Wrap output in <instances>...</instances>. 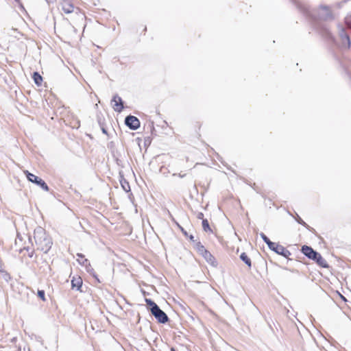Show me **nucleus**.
Segmentation results:
<instances>
[{
    "label": "nucleus",
    "instance_id": "obj_20",
    "mask_svg": "<svg viewBox=\"0 0 351 351\" xmlns=\"http://www.w3.org/2000/svg\"><path fill=\"white\" fill-rule=\"evenodd\" d=\"M341 36L343 37L347 41H348V46H350V41L348 36L344 34V32H342Z\"/></svg>",
    "mask_w": 351,
    "mask_h": 351
},
{
    "label": "nucleus",
    "instance_id": "obj_8",
    "mask_svg": "<svg viewBox=\"0 0 351 351\" xmlns=\"http://www.w3.org/2000/svg\"><path fill=\"white\" fill-rule=\"evenodd\" d=\"M62 9L65 13L70 14L74 11V6L71 3L70 0H63Z\"/></svg>",
    "mask_w": 351,
    "mask_h": 351
},
{
    "label": "nucleus",
    "instance_id": "obj_13",
    "mask_svg": "<svg viewBox=\"0 0 351 351\" xmlns=\"http://www.w3.org/2000/svg\"><path fill=\"white\" fill-rule=\"evenodd\" d=\"M33 79H34V81L36 84H37L38 86L41 85L43 78L40 76V75L38 74V73H37V72L34 73Z\"/></svg>",
    "mask_w": 351,
    "mask_h": 351
},
{
    "label": "nucleus",
    "instance_id": "obj_4",
    "mask_svg": "<svg viewBox=\"0 0 351 351\" xmlns=\"http://www.w3.org/2000/svg\"><path fill=\"white\" fill-rule=\"evenodd\" d=\"M24 173L26 175V177L29 182L35 183L45 191H49L48 186L41 178H38L33 173H29L28 171H24Z\"/></svg>",
    "mask_w": 351,
    "mask_h": 351
},
{
    "label": "nucleus",
    "instance_id": "obj_21",
    "mask_svg": "<svg viewBox=\"0 0 351 351\" xmlns=\"http://www.w3.org/2000/svg\"><path fill=\"white\" fill-rule=\"evenodd\" d=\"M197 217L199 219H204V214L202 213H198L197 215Z\"/></svg>",
    "mask_w": 351,
    "mask_h": 351
},
{
    "label": "nucleus",
    "instance_id": "obj_14",
    "mask_svg": "<svg viewBox=\"0 0 351 351\" xmlns=\"http://www.w3.org/2000/svg\"><path fill=\"white\" fill-rule=\"evenodd\" d=\"M240 258L249 267H251V260L250 258L247 256L245 253H242L240 255Z\"/></svg>",
    "mask_w": 351,
    "mask_h": 351
},
{
    "label": "nucleus",
    "instance_id": "obj_18",
    "mask_svg": "<svg viewBox=\"0 0 351 351\" xmlns=\"http://www.w3.org/2000/svg\"><path fill=\"white\" fill-rule=\"evenodd\" d=\"M38 297L43 300V301H45V291H43V290H39L38 291Z\"/></svg>",
    "mask_w": 351,
    "mask_h": 351
},
{
    "label": "nucleus",
    "instance_id": "obj_1",
    "mask_svg": "<svg viewBox=\"0 0 351 351\" xmlns=\"http://www.w3.org/2000/svg\"><path fill=\"white\" fill-rule=\"evenodd\" d=\"M34 238L37 249L47 253L51 247V239L47 234L45 230L41 227H37L34 230Z\"/></svg>",
    "mask_w": 351,
    "mask_h": 351
},
{
    "label": "nucleus",
    "instance_id": "obj_15",
    "mask_svg": "<svg viewBox=\"0 0 351 351\" xmlns=\"http://www.w3.org/2000/svg\"><path fill=\"white\" fill-rule=\"evenodd\" d=\"M260 236L263 239V240L267 243L268 247H272L274 245V242H271L264 233L261 232L260 234Z\"/></svg>",
    "mask_w": 351,
    "mask_h": 351
},
{
    "label": "nucleus",
    "instance_id": "obj_25",
    "mask_svg": "<svg viewBox=\"0 0 351 351\" xmlns=\"http://www.w3.org/2000/svg\"><path fill=\"white\" fill-rule=\"evenodd\" d=\"M190 239L193 240V236L191 235Z\"/></svg>",
    "mask_w": 351,
    "mask_h": 351
},
{
    "label": "nucleus",
    "instance_id": "obj_16",
    "mask_svg": "<svg viewBox=\"0 0 351 351\" xmlns=\"http://www.w3.org/2000/svg\"><path fill=\"white\" fill-rule=\"evenodd\" d=\"M202 227L204 231H211V229L209 226L208 221L207 219H203L202 220Z\"/></svg>",
    "mask_w": 351,
    "mask_h": 351
},
{
    "label": "nucleus",
    "instance_id": "obj_11",
    "mask_svg": "<svg viewBox=\"0 0 351 351\" xmlns=\"http://www.w3.org/2000/svg\"><path fill=\"white\" fill-rule=\"evenodd\" d=\"M202 256L211 265H213V266L216 265L215 258L208 251L204 252V254L202 255Z\"/></svg>",
    "mask_w": 351,
    "mask_h": 351
},
{
    "label": "nucleus",
    "instance_id": "obj_19",
    "mask_svg": "<svg viewBox=\"0 0 351 351\" xmlns=\"http://www.w3.org/2000/svg\"><path fill=\"white\" fill-rule=\"evenodd\" d=\"M197 250H198L199 253L202 256L204 254V252L207 251L203 245H198Z\"/></svg>",
    "mask_w": 351,
    "mask_h": 351
},
{
    "label": "nucleus",
    "instance_id": "obj_9",
    "mask_svg": "<svg viewBox=\"0 0 351 351\" xmlns=\"http://www.w3.org/2000/svg\"><path fill=\"white\" fill-rule=\"evenodd\" d=\"M78 258L77 259V262L82 266L85 267L88 271H90V264L88 259L85 258L84 255L82 254H77Z\"/></svg>",
    "mask_w": 351,
    "mask_h": 351
},
{
    "label": "nucleus",
    "instance_id": "obj_3",
    "mask_svg": "<svg viewBox=\"0 0 351 351\" xmlns=\"http://www.w3.org/2000/svg\"><path fill=\"white\" fill-rule=\"evenodd\" d=\"M147 304L150 306V310L152 315L160 323H166L168 321V317L166 313L162 311L158 306L150 299L145 300Z\"/></svg>",
    "mask_w": 351,
    "mask_h": 351
},
{
    "label": "nucleus",
    "instance_id": "obj_23",
    "mask_svg": "<svg viewBox=\"0 0 351 351\" xmlns=\"http://www.w3.org/2000/svg\"><path fill=\"white\" fill-rule=\"evenodd\" d=\"M122 186H123V189H124L125 191H128V189H127V188H126V185H123V184H122Z\"/></svg>",
    "mask_w": 351,
    "mask_h": 351
},
{
    "label": "nucleus",
    "instance_id": "obj_10",
    "mask_svg": "<svg viewBox=\"0 0 351 351\" xmlns=\"http://www.w3.org/2000/svg\"><path fill=\"white\" fill-rule=\"evenodd\" d=\"M82 285V280L80 276H74L71 280V287L72 289H76L77 290H80V288Z\"/></svg>",
    "mask_w": 351,
    "mask_h": 351
},
{
    "label": "nucleus",
    "instance_id": "obj_2",
    "mask_svg": "<svg viewBox=\"0 0 351 351\" xmlns=\"http://www.w3.org/2000/svg\"><path fill=\"white\" fill-rule=\"evenodd\" d=\"M302 253L306 256L308 258L312 259L321 267L327 268L328 265L327 264L326 261L321 256L320 254L313 250V249L311 247L304 245L302 247Z\"/></svg>",
    "mask_w": 351,
    "mask_h": 351
},
{
    "label": "nucleus",
    "instance_id": "obj_12",
    "mask_svg": "<svg viewBox=\"0 0 351 351\" xmlns=\"http://www.w3.org/2000/svg\"><path fill=\"white\" fill-rule=\"evenodd\" d=\"M320 15L325 20L330 19L332 17L330 11L327 7H323L322 8Z\"/></svg>",
    "mask_w": 351,
    "mask_h": 351
},
{
    "label": "nucleus",
    "instance_id": "obj_24",
    "mask_svg": "<svg viewBox=\"0 0 351 351\" xmlns=\"http://www.w3.org/2000/svg\"><path fill=\"white\" fill-rule=\"evenodd\" d=\"M122 186H123V189H124L125 191H128V189H127V188H126V185H123V184H122Z\"/></svg>",
    "mask_w": 351,
    "mask_h": 351
},
{
    "label": "nucleus",
    "instance_id": "obj_6",
    "mask_svg": "<svg viewBox=\"0 0 351 351\" xmlns=\"http://www.w3.org/2000/svg\"><path fill=\"white\" fill-rule=\"evenodd\" d=\"M125 123L127 126L132 130H136L140 126L139 120L136 117L132 115H130L125 118Z\"/></svg>",
    "mask_w": 351,
    "mask_h": 351
},
{
    "label": "nucleus",
    "instance_id": "obj_22",
    "mask_svg": "<svg viewBox=\"0 0 351 351\" xmlns=\"http://www.w3.org/2000/svg\"><path fill=\"white\" fill-rule=\"evenodd\" d=\"M179 226L180 229L181 230V231H182V232L185 235H186V234H187V233H186V232L183 229V228H182V227H181V226Z\"/></svg>",
    "mask_w": 351,
    "mask_h": 351
},
{
    "label": "nucleus",
    "instance_id": "obj_17",
    "mask_svg": "<svg viewBox=\"0 0 351 351\" xmlns=\"http://www.w3.org/2000/svg\"><path fill=\"white\" fill-rule=\"evenodd\" d=\"M295 220L301 225H302L303 226L306 227V228H308V224H306V223L305 221H304L298 215H297V217L295 218Z\"/></svg>",
    "mask_w": 351,
    "mask_h": 351
},
{
    "label": "nucleus",
    "instance_id": "obj_5",
    "mask_svg": "<svg viewBox=\"0 0 351 351\" xmlns=\"http://www.w3.org/2000/svg\"><path fill=\"white\" fill-rule=\"evenodd\" d=\"M269 248L274 251L278 254H280L285 257H288L291 254L288 250L276 243H274V245L272 247H269Z\"/></svg>",
    "mask_w": 351,
    "mask_h": 351
},
{
    "label": "nucleus",
    "instance_id": "obj_7",
    "mask_svg": "<svg viewBox=\"0 0 351 351\" xmlns=\"http://www.w3.org/2000/svg\"><path fill=\"white\" fill-rule=\"evenodd\" d=\"M112 101L114 103L113 108L115 111L121 112L123 110V104L122 99L120 97L115 95L113 97Z\"/></svg>",
    "mask_w": 351,
    "mask_h": 351
}]
</instances>
